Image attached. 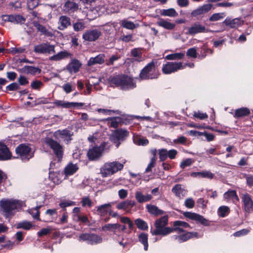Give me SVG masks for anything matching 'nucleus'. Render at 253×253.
<instances>
[{
	"label": "nucleus",
	"instance_id": "nucleus-24",
	"mask_svg": "<svg viewBox=\"0 0 253 253\" xmlns=\"http://www.w3.org/2000/svg\"><path fill=\"white\" fill-rule=\"evenodd\" d=\"M126 1H124L123 2H115L112 4H109L108 5L107 10L109 11L108 12L114 13L118 12L120 11L121 8L123 7H125L127 8L131 9L126 5H124V3Z\"/></svg>",
	"mask_w": 253,
	"mask_h": 253
},
{
	"label": "nucleus",
	"instance_id": "nucleus-55",
	"mask_svg": "<svg viewBox=\"0 0 253 253\" xmlns=\"http://www.w3.org/2000/svg\"><path fill=\"white\" fill-rule=\"evenodd\" d=\"M43 85V83L39 80H35L33 81L31 86L33 89L39 90Z\"/></svg>",
	"mask_w": 253,
	"mask_h": 253
},
{
	"label": "nucleus",
	"instance_id": "nucleus-7",
	"mask_svg": "<svg viewBox=\"0 0 253 253\" xmlns=\"http://www.w3.org/2000/svg\"><path fill=\"white\" fill-rule=\"evenodd\" d=\"M44 145L52 149L58 158L59 161H61L63 156V148L60 144L50 137H46L43 140Z\"/></svg>",
	"mask_w": 253,
	"mask_h": 253
},
{
	"label": "nucleus",
	"instance_id": "nucleus-17",
	"mask_svg": "<svg viewBox=\"0 0 253 253\" xmlns=\"http://www.w3.org/2000/svg\"><path fill=\"white\" fill-rule=\"evenodd\" d=\"M184 215L187 218L199 221L204 225L208 226L209 225L208 221L207 219L204 218L203 216L197 213L190 212H186L184 213Z\"/></svg>",
	"mask_w": 253,
	"mask_h": 253
},
{
	"label": "nucleus",
	"instance_id": "nucleus-22",
	"mask_svg": "<svg viewBox=\"0 0 253 253\" xmlns=\"http://www.w3.org/2000/svg\"><path fill=\"white\" fill-rule=\"evenodd\" d=\"M223 199L227 202L235 203L238 202L239 199L236 192L234 190H229L223 194Z\"/></svg>",
	"mask_w": 253,
	"mask_h": 253
},
{
	"label": "nucleus",
	"instance_id": "nucleus-32",
	"mask_svg": "<svg viewBox=\"0 0 253 253\" xmlns=\"http://www.w3.org/2000/svg\"><path fill=\"white\" fill-rule=\"evenodd\" d=\"M146 208L150 214L155 216L162 215L165 213L164 211L159 209L155 205L148 204L146 206Z\"/></svg>",
	"mask_w": 253,
	"mask_h": 253
},
{
	"label": "nucleus",
	"instance_id": "nucleus-39",
	"mask_svg": "<svg viewBox=\"0 0 253 253\" xmlns=\"http://www.w3.org/2000/svg\"><path fill=\"white\" fill-rule=\"evenodd\" d=\"M111 207V205L109 203L105 204L100 206L97 207V211L98 214L101 216H104L106 215L108 212V210Z\"/></svg>",
	"mask_w": 253,
	"mask_h": 253
},
{
	"label": "nucleus",
	"instance_id": "nucleus-8",
	"mask_svg": "<svg viewBox=\"0 0 253 253\" xmlns=\"http://www.w3.org/2000/svg\"><path fill=\"white\" fill-rule=\"evenodd\" d=\"M80 241H85L90 245H95L102 242V238L95 234H82L79 237Z\"/></svg>",
	"mask_w": 253,
	"mask_h": 253
},
{
	"label": "nucleus",
	"instance_id": "nucleus-35",
	"mask_svg": "<svg viewBox=\"0 0 253 253\" xmlns=\"http://www.w3.org/2000/svg\"><path fill=\"white\" fill-rule=\"evenodd\" d=\"M35 227V225L31 222L26 220L18 222L16 224L17 229H22L26 230H29Z\"/></svg>",
	"mask_w": 253,
	"mask_h": 253
},
{
	"label": "nucleus",
	"instance_id": "nucleus-38",
	"mask_svg": "<svg viewBox=\"0 0 253 253\" xmlns=\"http://www.w3.org/2000/svg\"><path fill=\"white\" fill-rule=\"evenodd\" d=\"M250 113V110L247 108H241L236 110L234 117L239 118L249 115Z\"/></svg>",
	"mask_w": 253,
	"mask_h": 253
},
{
	"label": "nucleus",
	"instance_id": "nucleus-48",
	"mask_svg": "<svg viewBox=\"0 0 253 253\" xmlns=\"http://www.w3.org/2000/svg\"><path fill=\"white\" fill-rule=\"evenodd\" d=\"M81 202L83 207H91L92 205V201L88 196L83 197Z\"/></svg>",
	"mask_w": 253,
	"mask_h": 253
},
{
	"label": "nucleus",
	"instance_id": "nucleus-29",
	"mask_svg": "<svg viewBox=\"0 0 253 253\" xmlns=\"http://www.w3.org/2000/svg\"><path fill=\"white\" fill-rule=\"evenodd\" d=\"M79 167L77 164L70 163L64 168V174L66 177L72 175L76 173Z\"/></svg>",
	"mask_w": 253,
	"mask_h": 253
},
{
	"label": "nucleus",
	"instance_id": "nucleus-54",
	"mask_svg": "<svg viewBox=\"0 0 253 253\" xmlns=\"http://www.w3.org/2000/svg\"><path fill=\"white\" fill-rule=\"evenodd\" d=\"M186 55L192 58H196L197 56V48L195 47L189 48L187 51Z\"/></svg>",
	"mask_w": 253,
	"mask_h": 253
},
{
	"label": "nucleus",
	"instance_id": "nucleus-59",
	"mask_svg": "<svg viewBox=\"0 0 253 253\" xmlns=\"http://www.w3.org/2000/svg\"><path fill=\"white\" fill-rule=\"evenodd\" d=\"M74 220L76 221H81L83 223H86L88 221V218L85 215L77 214L75 215Z\"/></svg>",
	"mask_w": 253,
	"mask_h": 253
},
{
	"label": "nucleus",
	"instance_id": "nucleus-47",
	"mask_svg": "<svg viewBox=\"0 0 253 253\" xmlns=\"http://www.w3.org/2000/svg\"><path fill=\"white\" fill-rule=\"evenodd\" d=\"M131 55L134 57L137 58L135 60L137 61H141L142 59L141 58V52L139 48H134L131 51Z\"/></svg>",
	"mask_w": 253,
	"mask_h": 253
},
{
	"label": "nucleus",
	"instance_id": "nucleus-37",
	"mask_svg": "<svg viewBox=\"0 0 253 253\" xmlns=\"http://www.w3.org/2000/svg\"><path fill=\"white\" fill-rule=\"evenodd\" d=\"M121 225L118 223L111 224L108 223L102 227V230L103 231H110L115 233L118 230H120Z\"/></svg>",
	"mask_w": 253,
	"mask_h": 253
},
{
	"label": "nucleus",
	"instance_id": "nucleus-27",
	"mask_svg": "<svg viewBox=\"0 0 253 253\" xmlns=\"http://www.w3.org/2000/svg\"><path fill=\"white\" fill-rule=\"evenodd\" d=\"M11 157V154L7 146L0 143V160H7Z\"/></svg>",
	"mask_w": 253,
	"mask_h": 253
},
{
	"label": "nucleus",
	"instance_id": "nucleus-13",
	"mask_svg": "<svg viewBox=\"0 0 253 253\" xmlns=\"http://www.w3.org/2000/svg\"><path fill=\"white\" fill-rule=\"evenodd\" d=\"M241 198L243 203L245 211L248 212L253 211V201L251 196L248 193H245L241 195Z\"/></svg>",
	"mask_w": 253,
	"mask_h": 253
},
{
	"label": "nucleus",
	"instance_id": "nucleus-12",
	"mask_svg": "<svg viewBox=\"0 0 253 253\" xmlns=\"http://www.w3.org/2000/svg\"><path fill=\"white\" fill-rule=\"evenodd\" d=\"M34 50L38 53L51 54L54 52V46L43 43L35 46Z\"/></svg>",
	"mask_w": 253,
	"mask_h": 253
},
{
	"label": "nucleus",
	"instance_id": "nucleus-42",
	"mask_svg": "<svg viewBox=\"0 0 253 253\" xmlns=\"http://www.w3.org/2000/svg\"><path fill=\"white\" fill-rule=\"evenodd\" d=\"M135 223L137 228L142 230H147L148 228L147 223L140 218H137L135 220Z\"/></svg>",
	"mask_w": 253,
	"mask_h": 253
},
{
	"label": "nucleus",
	"instance_id": "nucleus-33",
	"mask_svg": "<svg viewBox=\"0 0 253 253\" xmlns=\"http://www.w3.org/2000/svg\"><path fill=\"white\" fill-rule=\"evenodd\" d=\"M120 24L123 28L131 30L139 26L138 24H135L133 22L129 21L126 19L122 20L120 22Z\"/></svg>",
	"mask_w": 253,
	"mask_h": 253
},
{
	"label": "nucleus",
	"instance_id": "nucleus-21",
	"mask_svg": "<svg viewBox=\"0 0 253 253\" xmlns=\"http://www.w3.org/2000/svg\"><path fill=\"white\" fill-rule=\"evenodd\" d=\"M211 4H205L199 7L191 12V15L196 17L198 15L208 12L212 8Z\"/></svg>",
	"mask_w": 253,
	"mask_h": 253
},
{
	"label": "nucleus",
	"instance_id": "nucleus-63",
	"mask_svg": "<svg viewBox=\"0 0 253 253\" xmlns=\"http://www.w3.org/2000/svg\"><path fill=\"white\" fill-rule=\"evenodd\" d=\"M173 226H179L182 228H187L189 227V225L187 223L179 220L174 221L173 223Z\"/></svg>",
	"mask_w": 253,
	"mask_h": 253
},
{
	"label": "nucleus",
	"instance_id": "nucleus-41",
	"mask_svg": "<svg viewBox=\"0 0 253 253\" xmlns=\"http://www.w3.org/2000/svg\"><path fill=\"white\" fill-rule=\"evenodd\" d=\"M161 14L165 16L175 17L177 15V13L174 8H171L162 10Z\"/></svg>",
	"mask_w": 253,
	"mask_h": 253
},
{
	"label": "nucleus",
	"instance_id": "nucleus-6",
	"mask_svg": "<svg viewBox=\"0 0 253 253\" xmlns=\"http://www.w3.org/2000/svg\"><path fill=\"white\" fill-rule=\"evenodd\" d=\"M17 158H20L23 162L28 161L34 156V152L28 145L21 144L15 149Z\"/></svg>",
	"mask_w": 253,
	"mask_h": 253
},
{
	"label": "nucleus",
	"instance_id": "nucleus-28",
	"mask_svg": "<svg viewBox=\"0 0 253 253\" xmlns=\"http://www.w3.org/2000/svg\"><path fill=\"white\" fill-rule=\"evenodd\" d=\"M63 175V171H55L53 172H49V178L52 181V182L56 184H59L61 183L62 181V177Z\"/></svg>",
	"mask_w": 253,
	"mask_h": 253
},
{
	"label": "nucleus",
	"instance_id": "nucleus-20",
	"mask_svg": "<svg viewBox=\"0 0 253 253\" xmlns=\"http://www.w3.org/2000/svg\"><path fill=\"white\" fill-rule=\"evenodd\" d=\"M197 235L198 233L197 232H186L181 235H173L172 238L181 243L187 241L191 238L197 237Z\"/></svg>",
	"mask_w": 253,
	"mask_h": 253
},
{
	"label": "nucleus",
	"instance_id": "nucleus-30",
	"mask_svg": "<svg viewBox=\"0 0 253 253\" xmlns=\"http://www.w3.org/2000/svg\"><path fill=\"white\" fill-rule=\"evenodd\" d=\"M21 72L24 74L35 75L41 73V70L32 66H25L21 69Z\"/></svg>",
	"mask_w": 253,
	"mask_h": 253
},
{
	"label": "nucleus",
	"instance_id": "nucleus-64",
	"mask_svg": "<svg viewBox=\"0 0 253 253\" xmlns=\"http://www.w3.org/2000/svg\"><path fill=\"white\" fill-rule=\"evenodd\" d=\"M247 185L252 187L253 186V175H247L245 176Z\"/></svg>",
	"mask_w": 253,
	"mask_h": 253
},
{
	"label": "nucleus",
	"instance_id": "nucleus-57",
	"mask_svg": "<svg viewBox=\"0 0 253 253\" xmlns=\"http://www.w3.org/2000/svg\"><path fill=\"white\" fill-rule=\"evenodd\" d=\"M39 4V0H28L27 5L29 9H33Z\"/></svg>",
	"mask_w": 253,
	"mask_h": 253
},
{
	"label": "nucleus",
	"instance_id": "nucleus-45",
	"mask_svg": "<svg viewBox=\"0 0 253 253\" xmlns=\"http://www.w3.org/2000/svg\"><path fill=\"white\" fill-rule=\"evenodd\" d=\"M230 212L229 207L222 206L220 207L218 209V214L221 217H225Z\"/></svg>",
	"mask_w": 253,
	"mask_h": 253
},
{
	"label": "nucleus",
	"instance_id": "nucleus-1",
	"mask_svg": "<svg viewBox=\"0 0 253 253\" xmlns=\"http://www.w3.org/2000/svg\"><path fill=\"white\" fill-rule=\"evenodd\" d=\"M111 86H116L123 90L131 89L136 87V83L131 77L124 75H113L108 79Z\"/></svg>",
	"mask_w": 253,
	"mask_h": 253
},
{
	"label": "nucleus",
	"instance_id": "nucleus-49",
	"mask_svg": "<svg viewBox=\"0 0 253 253\" xmlns=\"http://www.w3.org/2000/svg\"><path fill=\"white\" fill-rule=\"evenodd\" d=\"M159 159L161 161H164L168 158V150L166 149H161L158 150Z\"/></svg>",
	"mask_w": 253,
	"mask_h": 253
},
{
	"label": "nucleus",
	"instance_id": "nucleus-34",
	"mask_svg": "<svg viewBox=\"0 0 253 253\" xmlns=\"http://www.w3.org/2000/svg\"><path fill=\"white\" fill-rule=\"evenodd\" d=\"M157 24L160 27H162L167 30H172L175 27V24L173 23H171L168 20L160 19L157 22Z\"/></svg>",
	"mask_w": 253,
	"mask_h": 253
},
{
	"label": "nucleus",
	"instance_id": "nucleus-43",
	"mask_svg": "<svg viewBox=\"0 0 253 253\" xmlns=\"http://www.w3.org/2000/svg\"><path fill=\"white\" fill-rule=\"evenodd\" d=\"M184 56L183 53H175L167 55L165 58L169 60H179L182 59Z\"/></svg>",
	"mask_w": 253,
	"mask_h": 253
},
{
	"label": "nucleus",
	"instance_id": "nucleus-14",
	"mask_svg": "<svg viewBox=\"0 0 253 253\" xmlns=\"http://www.w3.org/2000/svg\"><path fill=\"white\" fill-rule=\"evenodd\" d=\"M103 151V147L101 146L92 147L87 152L88 159L92 161L98 159L102 156Z\"/></svg>",
	"mask_w": 253,
	"mask_h": 253
},
{
	"label": "nucleus",
	"instance_id": "nucleus-58",
	"mask_svg": "<svg viewBox=\"0 0 253 253\" xmlns=\"http://www.w3.org/2000/svg\"><path fill=\"white\" fill-rule=\"evenodd\" d=\"M73 27L76 31H81L85 28V24L83 22H77L73 24Z\"/></svg>",
	"mask_w": 253,
	"mask_h": 253
},
{
	"label": "nucleus",
	"instance_id": "nucleus-16",
	"mask_svg": "<svg viewBox=\"0 0 253 253\" xmlns=\"http://www.w3.org/2000/svg\"><path fill=\"white\" fill-rule=\"evenodd\" d=\"M208 31L204 26L198 23H195L188 28V34L192 35H195L199 33H206Z\"/></svg>",
	"mask_w": 253,
	"mask_h": 253
},
{
	"label": "nucleus",
	"instance_id": "nucleus-2",
	"mask_svg": "<svg viewBox=\"0 0 253 253\" xmlns=\"http://www.w3.org/2000/svg\"><path fill=\"white\" fill-rule=\"evenodd\" d=\"M0 207L4 216L8 218L21 207V204L18 200L2 199L0 201Z\"/></svg>",
	"mask_w": 253,
	"mask_h": 253
},
{
	"label": "nucleus",
	"instance_id": "nucleus-56",
	"mask_svg": "<svg viewBox=\"0 0 253 253\" xmlns=\"http://www.w3.org/2000/svg\"><path fill=\"white\" fill-rule=\"evenodd\" d=\"M193 116L194 117L200 120H204L207 119L208 117V116L206 113H201L200 111L194 112Z\"/></svg>",
	"mask_w": 253,
	"mask_h": 253
},
{
	"label": "nucleus",
	"instance_id": "nucleus-11",
	"mask_svg": "<svg viewBox=\"0 0 253 253\" xmlns=\"http://www.w3.org/2000/svg\"><path fill=\"white\" fill-rule=\"evenodd\" d=\"M128 132L125 129H116L113 132L111 139L114 143H116V147H118L120 143L119 141H123L128 135Z\"/></svg>",
	"mask_w": 253,
	"mask_h": 253
},
{
	"label": "nucleus",
	"instance_id": "nucleus-62",
	"mask_svg": "<svg viewBox=\"0 0 253 253\" xmlns=\"http://www.w3.org/2000/svg\"><path fill=\"white\" fill-rule=\"evenodd\" d=\"M214 174L210 171H202L201 177L207 178L209 179H212L214 177Z\"/></svg>",
	"mask_w": 253,
	"mask_h": 253
},
{
	"label": "nucleus",
	"instance_id": "nucleus-46",
	"mask_svg": "<svg viewBox=\"0 0 253 253\" xmlns=\"http://www.w3.org/2000/svg\"><path fill=\"white\" fill-rule=\"evenodd\" d=\"M225 16L224 12L215 13L210 17L209 20L210 21H216L223 19Z\"/></svg>",
	"mask_w": 253,
	"mask_h": 253
},
{
	"label": "nucleus",
	"instance_id": "nucleus-36",
	"mask_svg": "<svg viewBox=\"0 0 253 253\" xmlns=\"http://www.w3.org/2000/svg\"><path fill=\"white\" fill-rule=\"evenodd\" d=\"M78 8V4L73 1H67L64 4V12L72 13Z\"/></svg>",
	"mask_w": 253,
	"mask_h": 253
},
{
	"label": "nucleus",
	"instance_id": "nucleus-26",
	"mask_svg": "<svg viewBox=\"0 0 253 253\" xmlns=\"http://www.w3.org/2000/svg\"><path fill=\"white\" fill-rule=\"evenodd\" d=\"M135 206V202L134 201L126 200L118 203L116 206V208L118 210H126L127 209H131Z\"/></svg>",
	"mask_w": 253,
	"mask_h": 253
},
{
	"label": "nucleus",
	"instance_id": "nucleus-31",
	"mask_svg": "<svg viewBox=\"0 0 253 253\" xmlns=\"http://www.w3.org/2000/svg\"><path fill=\"white\" fill-rule=\"evenodd\" d=\"M105 56L103 54H100L94 57L89 58L87 62V65L91 66L97 64H101L104 62Z\"/></svg>",
	"mask_w": 253,
	"mask_h": 253
},
{
	"label": "nucleus",
	"instance_id": "nucleus-61",
	"mask_svg": "<svg viewBox=\"0 0 253 253\" xmlns=\"http://www.w3.org/2000/svg\"><path fill=\"white\" fill-rule=\"evenodd\" d=\"M156 160H155V158H151L150 162L149 163L145 169V172H148L151 171L152 168L154 167L156 165Z\"/></svg>",
	"mask_w": 253,
	"mask_h": 253
},
{
	"label": "nucleus",
	"instance_id": "nucleus-44",
	"mask_svg": "<svg viewBox=\"0 0 253 253\" xmlns=\"http://www.w3.org/2000/svg\"><path fill=\"white\" fill-rule=\"evenodd\" d=\"M41 206H37L35 208L30 209L29 213L32 215L33 218L40 220L39 209Z\"/></svg>",
	"mask_w": 253,
	"mask_h": 253
},
{
	"label": "nucleus",
	"instance_id": "nucleus-4",
	"mask_svg": "<svg viewBox=\"0 0 253 253\" xmlns=\"http://www.w3.org/2000/svg\"><path fill=\"white\" fill-rule=\"evenodd\" d=\"M156 62L153 60L147 64L140 71L139 78L143 80L155 79L158 78L159 74L156 67Z\"/></svg>",
	"mask_w": 253,
	"mask_h": 253
},
{
	"label": "nucleus",
	"instance_id": "nucleus-51",
	"mask_svg": "<svg viewBox=\"0 0 253 253\" xmlns=\"http://www.w3.org/2000/svg\"><path fill=\"white\" fill-rule=\"evenodd\" d=\"M52 229L51 227L48 226L46 228H42V230L39 231L37 234L39 237H42L44 235H47L49 234H50L52 232Z\"/></svg>",
	"mask_w": 253,
	"mask_h": 253
},
{
	"label": "nucleus",
	"instance_id": "nucleus-18",
	"mask_svg": "<svg viewBox=\"0 0 253 253\" xmlns=\"http://www.w3.org/2000/svg\"><path fill=\"white\" fill-rule=\"evenodd\" d=\"M171 191L176 197L179 199H182L187 194V191L180 184H177L172 188Z\"/></svg>",
	"mask_w": 253,
	"mask_h": 253
},
{
	"label": "nucleus",
	"instance_id": "nucleus-40",
	"mask_svg": "<svg viewBox=\"0 0 253 253\" xmlns=\"http://www.w3.org/2000/svg\"><path fill=\"white\" fill-rule=\"evenodd\" d=\"M138 239L139 241L143 245L144 250L147 251L148 248V234L144 233L140 234Z\"/></svg>",
	"mask_w": 253,
	"mask_h": 253
},
{
	"label": "nucleus",
	"instance_id": "nucleus-15",
	"mask_svg": "<svg viewBox=\"0 0 253 253\" xmlns=\"http://www.w3.org/2000/svg\"><path fill=\"white\" fill-rule=\"evenodd\" d=\"M2 18L5 22H10L15 24H22L25 21V18L20 15H5L2 16Z\"/></svg>",
	"mask_w": 253,
	"mask_h": 253
},
{
	"label": "nucleus",
	"instance_id": "nucleus-3",
	"mask_svg": "<svg viewBox=\"0 0 253 253\" xmlns=\"http://www.w3.org/2000/svg\"><path fill=\"white\" fill-rule=\"evenodd\" d=\"M168 223V215H164L163 217L157 219L154 223L155 229L151 230V233L153 235L167 236L172 233V229L171 227H166Z\"/></svg>",
	"mask_w": 253,
	"mask_h": 253
},
{
	"label": "nucleus",
	"instance_id": "nucleus-52",
	"mask_svg": "<svg viewBox=\"0 0 253 253\" xmlns=\"http://www.w3.org/2000/svg\"><path fill=\"white\" fill-rule=\"evenodd\" d=\"M26 48L25 46L19 47H11L9 49V52L12 54L23 53L25 51Z\"/></svg>",
	"mask_w": 253,
	"mask_h": 253
},
{
	"label": "nucleus",
	"instance_id": "nucleus-23",
	"mask_svg": "<svg viewBox=\"0 0 253 253\" xmlns=\"http://www.w3.org/2000/svg\"><path fill=\"white\" fill-rule=\"evenodd\" d=\"M244 21L240 18H234L231 19L226 18L223 21V23L225 26H229L231 28H236L243 25Z\"/></svg>",
	"mask_w": 253,
	"mask_h": 253
},
{
	"label": "nucleus",
	"instance_id": "nucleus-10",
	"mask_svg": "<svg viewBox=\"0 0 253 253\" xmlns=\"http://www.w3.org/2000/svg\"><path fill=\"white\" fill-rule=\"evenodd\" d=\"M101 35V32L97 29H92L86 30L83 35V38L89 42L97 40Z\"/></svg>",
	"mask_w": 253,
	"mask_h": 253
},
{
	"label": "nucleus",
	"instance_id": "nucleus-50",
	"mask_svg": "<svg viewBox=\"0 0 253 253\" xmlns=\"http://www.w3.org/2000/svg\"><path fill=\"white\" fill-rule=\"evenodd\" d=\"M64 142L68 144L69 141L72 139V136L73 135V132L70 130L64 129Z\"/></svg>",
	"mask_w": 253,
	"mask_h": 253
},
{
	"label": "nucleus",
	"instance_id": "nucleus-60",
	"mask_svg": "<svg viewBox=\"0 0 253 253\" xmlns=\"http://www.w3.org/2000/svg\"><path fill=\"white\" fill-rule=\"evenodd\" d=\"M34 26L38 30V31L41 32L44 34H46L47 30L45 29L44 27L40 24L37 22H34L33 23Z\"/></svg>",
	"mask_w": 253,
	"mask_h": 253
},
{
	"label": "nucleus",
	"instance_id": "nucleus-25",
	"mask_svg": "<svg viewBox=\"0 0 253 253\" xmlns=\"http://www.w3.org/2000/svg\"><path fill=\"white\" fill-rule=\"evenodd\" d=\"M135 198L139 203H143L150 201L152 199V196L149 194L144 195L141 191H136Z\"/></svg>",
	"mask_w": 253,
	"mask_h": 253
},
{
	"label": "nucleus",
	"instance_id": "nucleus-19",
	"mask_svg": "<svg viewBox=\"0 0 253 253\" xmlns=\"http://www.w3.org/2000/svg\"><path fill=\"white\" fill-rule=\"evenodd\" d=\"M82 66L80 61L76 59H72L66 67V69L71 74L77 73Z\"/></svg>",
	"mask_w": 253,
	"mask_h": 253
},
{
	"label": "nucleus",
	"instance_id": "nucleus-5",
	"mask_svg": "<svg viewBox=\"0 0 253 253\" xmlns=\"http://www.w3.org/2000/svg\"><path fill=\"white\" fill-rule=\"evenodd\" d=\"M125 163V161L123 163L118 161L106 163L100 169L102 176L106 177L121 170L124 168Z\"/></svg>",
	"mask_w": 253,
	"mask_h": 253
},
{
	"label": "nucleus",
	"instance_id": "nucleus-9",
	"mask_svg": "<svg viewBox=\"0 0 253 253\" xmlns=\"http://www.w3.org/2000/svg\"><path fill=\"white\" fill-rule=\"evenodd\" d=\"M184 69L182 62H169L164 64L162 67V72L165 74H169Z\"/></svg>",
	"mask_w": 253,
	"mask_h": 253
},
{
	"label": "nucleus",
	"instance_id": "nucleus-53",
	"mask_svg": "<svg viewBox=\"0 0 253 253\" xmlns=\"http://www.w3.org/2000/svg\"><path fill=\"white\" fill-rule=\"evenodd\" d=\"M194 162V161L191 159V158H188L185 160H183L180 164V167L184 169L186 167L190 166Z\"/></svg>",
	"mask_w": 253,
	"mask_h": 253
}]
</instances>
